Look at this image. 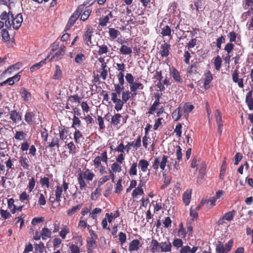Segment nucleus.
Listing matches in <instances>:
<instances>
[{
	"label": "nucleus",
	"mask_w": 253,
	"mask_h": 253,
	"mask_svg": "<svg viewBox=\"0 0 253 253\" xmlns=\"http://www.w3.org/2000/svg\"><path fill=\"white\" fill-rule=\"evenodd\" d=\"M85 56L84 54L80 53L78 54L75 58V61L76 63L78 64H81L83 63V62L85 60Z\"/></svg>",
	"instance_id": "obj_44"
},
{
	"label": "nucleus",
	"mask_w": 253,
	"mask_h": 253,
	"mask_svg": "<svg viewBox=\"0 0 253 253\" xmlns=\"http://www.w3.org/2000/svg\"><path fill=\"white\" fill-rule=\"evenodd\" d=\"M84 179H85L84 178H83L82 175L80 173H79V176L78 178V181L79 184H80V187L81 190H83L84 188H85V187L86 186V184L84 181Z\"/></svg>",
	"instance_id": "obj_43"
},
{
	"label": "nucleus",
	"mask_w": 253,
	"mask_h": 253,
	"mask_svg": "<svg viewBox=\"0 0 253 253\" xmlns=\"http://www.w3.org/2000/svg\"><path fill=\"white\" fill-rule=\"evenodd\" d=\"M59 140L58 137H54L52 138L51 142L49 144V146L50 148H53L54 147H56L57 148H59Z\"/></svg>",
	"instance_id": "obj_48"
},
{
	"label": "nucleus",
	"mask_w": 253,
	"mask_h": 253,
	"mask_svg": "<svg viewBox=\"0 0 253 253\" xmlns=\"http://www.w3.org/2000/svg\"><path fill=\"white\" fill-rule=\"evenodd\" d=\"M19 161L23 169H29V161L26 157H20Z\"/></svg>",
	"instance_id": "obj_26"
},
{
	"label": "nucleus",
	"mask_w": 253,
	"mask_h": 253,
	"mask_svg": "<svg viewBox=\"0 0 253 253\" xmlns=\"http://www.w3.org/2000/svg\"><path fill=\"white\" fill-rule=\"evenodd\" d=\"M170 45L167 43H164L161 45V54L162 56H168L169 54V48Z\"/></svg>",
	"instance_id": "obj_18"
},
{
	"label": "nucleus",
	"mask_w": 253,
	"mask_h": 253,
	"mask_svg": "<svg viewBox=\"0 0 253 253\" xmlns=\"http://www.w3.org/2000/svg\"><path fill=\"white\" fill-rule=\"evenodd\" d=\"M170 75L176 82L181 83L182 82L179 72L174 68L171 70Z\"/></svg>",
	"instance_id": "obj_11"
},
{
	"label": "nucleus",
	"mask_w": 253,
	"mask_h": 253,
	"mask_svg": "<svg viewBox=\"0 0 253 253\" xmlns=\"http://www.w3.org/2000/svg\"><path fill=\"white\" fill-rule=\"evenodd\" d=\"M41 184L42 186H45L46 188H48L49 186V178L46 177L42 178L40 180Z\"/></svg>",
	"instance_id": "obj_56"
},
{
	"label": "nucleus",
	"mask_w": 253,
	"mask_h": 253,
	"mask_svg": "<svg viewBox=\"0 0 253 253\" xmlns=\"http://www.w3.org/2000/svg\"><path fill=\"white\" fill-rule=\"evenodd\" d=\"M173 245L174 247L179 248L183 247V241L180 239H175L173 241Z\"/></svg>",
	"instance_id": "obj_54"
},
{
	"label": "nucleus",
	"mask_w": 253,
	"mask_h": 253,
	"mask_svg": "<svg viewBox=\"0 0 253 253\" xmlns=\"http://www.w3.org/2000/svg\"><path fill=\"white\" fill-rule=\"evenodd\" d=\"M81 8L80 7H78V10H77L76 12H75L69 18L67 25L66 26V28L67 29H70L75 23L76 21L78 19V18L79 17V15H80V13H79L78 10Z\"/></svg>",
	"instance_id": "obj_4"
},
{
	"label": "nucleus",
	"mask_w": 253,
	"mask_h": 253,
	"mask_svg": "<svg viewBox=\"0 0 253 253\" xmlns=\"http://www.w3.org/2000/svg\"><path fill=\"white\" fill-rule=\"evenodd\" d=\"M109 34L111 38L114 40L119 36L120 32L114 28H111L109 29Z\"/></svg>",
	"instance_id": "obj_38"
},
{
	"label": "nucleus",
	"mask_w": 253,
	"mask_h": 253,
	"mask_svg": "<svg viewBox=\"0 0 253 253\" xmlns=\"http://www.w3.org/2000/svg\"><path fill=\"white\" fill-rule=\"evenodd\" d=\"M89 30H88L84 35V39L86 44L88 46L93 45V43L91 42V33Z\"/></svg>",
	"instance_id": "obj_15"
},
{
	"label": "nucleus",
	"mask_w": 253,
	"mask_h": 253,
	"mask_svg": "<svg viewBox=\"0 0 253 253\" xmlns=\"http://www.w3.org/2000/svg\"><path fill=\"white\" fill-rule=\"evenodd\" d=\"M34 248L36 253H42L45 250L44 246L42 243L36 244Z\"/></svg>",
	"instance_id": "obj_37"
},
{
	"label": "nucleus",
	"mask_w": 253,
	"mask_h": 253,
	"mask_svg": "<svg viewBox=\"0 0 253 253\" xmlns=\"http://www.w3.org/2000/svg\"><path fill=\"white\" fill-rule=\"evenodd\" d=\"M179 162V161L177 160H175L174 162H173L172 160L171 162L169 163L168 167H170L171 166V165L173 164V169H171L173 172H176L180 169Z\"/></svg>",
	"instance_id": "obj_31"
},
{
	"label": "nucleus",
	"mask_w": 253,
	"mask_h": 253,
	"mask_svg": "<svg viewBox=\"0 0 253 253\" xmlns=\"http://www.w3.org/2000/svg\"><path fill=\"white\" fill-rule=\"evenodd\" d=\"M235 214V211H232L225 213L223 216V219L227 221H231L233 219Z\"/></svg>",
	"instance_id": "obj_51"
},
{
	"label": "nucleus",
	"mask_w": 253,
	"mask_h": 253,
	"mask_svg": "<svg viewBox=\"0 0 253 253\" xmlns=\"http://www.w3.org/2000/svg\"><path fill=\"white\" fill-rule=\"evenodd\" d=\"M0 17L1 20L5 21V26L9 28L12 26L13 28L18 30L23 22V17L21 13H18L14 16L12 13L9 11L8 12L3 11Z\"/></svg>",
	"instance_id": "obj_1"
},
{
	"label": "nucleus",
	"mask_w": 253,
	"mask_h": 253,
	"mask_svg": "<svg viewBox=\"0 0 253 253\" xmlns=\"http://www.w3.org/2000/svg\"><path fill=\"white\" fill-rule=\"evenodd\" d=\"M35 185H36V179L34 177H32L29 180V182L28 185V187L27 188L29 193L33 191V190L35 188Z\"/></svg>",
	"instance_id": "obj_42"
},
{
	"label": "nucleus",
	"mask_w": 253,
	"mask_h": 253,
	"mask_svg": "<svg viewBox=\"0 0 253 253\" xmlns=\"http://www.w3.org/2000/svg\"><path fill=\"white\" fill-rule=\"evenodd\" d=\"M70 232V229L66 225H63L61 231L59 232V235L62 239L66 238V235Z\"/></svg>",
	"instance_id": "obj_32"
},
{
	"label": "nucleus",
	"mask_w": 253,
	"mask_h": 253,
	"mask_svg": "<svg viewBox=\"0 0 253 253\" xmlns=\"http://www.w3.org/2000/svg\"><path fill=\"white\" fill-rule=\"evenodd\" d=\"M253 90H250L247 94L246 97V102L248 105L249 109L251 110H253V98L252 97Z\"/></svg>",
	"instance_id": "obj_10"
},
{
	"label": "nucleus",
	"mask_w": 253,
	"mask_h": 253,
	"mask_svg": "<svg viewBox=\"0 0 253 253\" xmlns=\"http://www.w3.org/2000/svg\"><path fill=\"white\" fill-rule=\"evenodd\" d=\"M102 189L100 188V186H98L95 190L92 193L91 195V199L92 200H96L99 196L101 194Z\"/></svg>",
	"instance_id": "obj_36"
},
{
	"label": "nucleus",
	"mask_w": 253,
	"mask_h": 253,
	"mask_svg": "<svg viewBox=\"0 0 253 253\" xmlns=\"http://www.w3.org/2000/svg\"><path fill=\"white\" fill-rule=\"evenodd\" d=\"M114 103H115V109L118 112L122 109L124 102L122 100L119 99L117 102H115Z\"/></svg>",
	"instance_id": "obj_57"
},
{
	"label": "nucleus",
	"mask_w": 253,
	"mask_h": 253,
	"mask_svg": "<svg viewBox=\"0 0 253 253\" xmlns=\"http://www.w3.org/2000/svg\"><path fill=\"white\" fill-rule=\"evenodd\" d=\"M140 248V242L137 239L132 240L129 244L128 250L130 252L137 251Z\"/></svg>",
	"instance_id": "obj_8"
},
{
	"label": "nucleus",
	"mask_w": 253,
	"mask_h": 253,
	"mask_svg": "<svg viewBox=\"0 0 253 253\" xmlns=\"http://www.w3.org/2000/svg\"><path fill=\"white\" fill-rule=\"evenodd\" d=\"M20 94L21 97L25 101H28L31 98V94L25 88L22 87L20 89Z\"/></svg>",
	"instance_id": "obj_13"
},
{
	"label": "nucleus",
	"mask_w": 253,
	"mask_h": 253,
	"mask_svg": "<svg viewBox=\"0 0 253 253\" xmlns=\"http://www.w3.org/2000/svg\"><path fill=\"white\" fill-rule=\"evenodd\" d=\"M221 59L219 56H217L215 58V59H214V65L215 66V68L217 70H219V69L220 68V67H221Z\"/></svg>",
	"instance_id": "obj_52"
},
{
	"label": "nucleus",
	"mask_w": 253,
	"mask_h": 253,
	"mask_svg": "<svg viewBox=\"0 0 253 253\" xmlns=\"http://www.w3.org/2000/svg\"><path fill=\"white\" fill-rule=\"evenodd\" d=\"M82 137H83V135L81 132L78 129H75V131L74 134V138L75 142L77 143H79L80 142V139Z\"/></svg>",
	"instance_id": "obj_47"
},
{
	"label": "nucleus",
	"mask_w": 253,
	"mask_h": 253,
	"mask_svg": "<svg viewBox=\"0 0 253 253\" xmlns=\"http://www.w3.org/2000/svg\"><path fill=\"white\" fill-rule=\"evenodd\" d=\"M143 88V85L140 83H133L130 85V89L131 92L133 93L134 95H136V91L138 89H142Z\"/></svg>",
	"instance_id": "obj_12"
},
{
	"label": "nucleus",
	"mask_w": 253,
	"mask_h": 253,
	"mask_svg": "<svg viewBox=\"0 0 253 253\" xmlns=\"http://www.w3.org/2000/svg\"><path fill=\"white\" fill-rule=\"evenodd\" d=\"M81 124V121L79 118L75 115H74L72 127L74 128L75 129H77V128L80 126Z\"/></svg>",
	"instance_id": "obj_34"
},
{
	"label": "nucleus",
	"mask_w": 253,
	"mask_h": 253,
	"mask_svg": "<svg viewBox=\"0 0 253 253\" xmlns=\"http://www.w3.org/2000/svg\"><path fill=\"white\" fill-rule=\"evenodd\" d=\"M199 247L193 246L192 248L186 245L181 248L180 253H195L198 250Z\"/></svg>",
	"instance_id": "obj_7"
},
{
	"label": "nucleus",
	"mask_w": 253,
	"mask_h": 253,
	"mask_svg": "<svg viewBox=\"0 0 253 253\" xmlns=\"http://www.w3.org/2000/svg\"><path fill=\"white\" fill-rule=\"evenodd\" d=\"M150 248L152 253L160 252L171 253L172 245L169 240L160 243L155 239H152L151 242Z\"/></svg>",
	"instance_id": "obj_2"
},
{
	"label": "nucleus",
	"mask_w": 253,
	"mask_h": 253,
	"mask_svg": "<svg viewBox=\"0 0 253 253\" xmlns=\"http://www.w3.org/2000/svg\"><path fill=\"white\" fill-rule=\"evenodd\" d=\"M67 147L70 154H75L76 153V147L73 142L69 143L67 144Z\"/></svg>",
	"instance_id": "obj_63"
},
{
	"label": "nucleus",
	"mask_w": 253,
	"mask_h": 253,
	"mask_svg": "<svg viewBox=\"0 0 253 253\" xmlns=\"http://www.w3.org/2000/svg\"><path fill=\"white\" fill-rule=\"evenodd\" d=\"M138 167L143 172H146L149 166L148 162L144 159H141L138 162Z\"/></svg>",
	"instance_id": "obj_14"
},
{
	"label": "nucleus",
	"mask_w": 253,
	"mask_h": 253,
	"mask_svg": "<svg viewBox=\"0 0 253 253\" xmlns=\"http://www.w3.org/2000/svg\"><path fill=\"white\" fill-rule=\"evenodd\" d=\"M168 162V158L166 156L164 155L162 157V160L160 162V168L162 170H164Z\"/></svg>",
	"instance_id": "obj_55"
},
{
	"label": "nucleus",
	"mask_w": 253,
	"mask_h": 253,
	"mask_svg": "<svg viewBox=\"0 0 253 253\" xmlns=\"http://www.w3.org/2000/svg\"><path fill=\"white\" fill-rule=\"evenodd\" d=\"M62 76V72L58 65L55 66V69L52 79L54 80H60Z\"/></svg>",
	"instance_id": "obj_21"
},
{
	"label": "nucleus",
	"mask_w": 253,
	"mask_h": 253,
	"mask_svg": "<svg viewBox=\"0 0 253 253\" xmlns=\"http://www.w3.org/2000/svg\"><path fill=\"white\" fill-rule=\"evenodd\" d=\"M68 131L67 129L63 128L60 130V138L61 140H64L66 139L68 136Z\"/></svg>",
	"instance_id": "obj_59"
},
{
	"label": "nucleus",
	"mask_w": 253,
	"mask_h": 253,
	"mask_svg": "<svg viewBox=\"0 0 253 253\" xmlns=\"http://www.w3.org/2000/svg\"><path fill=\"white\" fill-rule=\"evenodd\" d=\"M215 117L216 122L217 124H222V116L219 110H216L215 112Z\"/></svg>",
	"instance_id": "obj_58"
},
{
	"label": "nucleus",
	"mask_w": 253,
	"mask_h": 253,
	"mask_svg": "<svg viewBox=\"0 0 253 253\" xmlns=\"http://www.w3.org/2000/svg\"><path fill=\"white\" fill-rule=\"evenodd\" d=\"M205 77L204 79V86L205 88L207 89L208 88V86L211 82V81L212 80L213 78L212 75L210 71H208L206 73H205Z\"/></svg>",
	"instance_id": "obj_16"
},
{
	"label": "nucleus",
	"mask_w": 253,
	"mask_h": 253,
	"mask_svg": "<svg viewBox=\"0 0 253 253\" xmlns=\"http://www.w3.org/2000/svg\"><path fill=\"white\" fill-rule=\"evenodd\" d=\"M232 79L234 82L237 83L239 87H244V83L243 79L238 78V72L237 69H235L232 74Z\"/></svg>",
	"instance_id": "obj_6"
},
{
	"label": "nucleus",
	"mask_w": 253,
	"mask_h": 253,
	"mask_svg": "<svg viewBox=\"0 0 253 253\" xmlns=\"http://www.w3.org/2000/svg\"><path fill=\"white\" fill-rule=\"evenodd\" d=\"M51 232L48 228L44 227L42 230V240H46L51 237Z\"/></svg>",
	"instance_id": "obj_24"
},
{
	"label": "nucleus",
	"mask_w": 253,
	"mask_h": 253,
	"mask_svg": "<svg viewBox=\"0 0 253 253\" xmlns=\"http://www.w3.org/2000/svg\"><path fill=\"white\" fill-rule=\"evenodd\" d=\"M111 170L113 172H121L122 171V166L117 162L114 163L111 166Z\"/></svg>",
	"instance_id": "obj_46"
},
{
	"label": "nucleus",
	"mask_w": 253,
	"mask_h": 253,
	"mask_svg": "<svg viewBox=\"0 0 253 253\" xmlns=\"http://www.w3.org/2000/svg\"><path fill=\"white\" fill-rule=\"evenodd\" d=\"M122 116L120 114H116L114 115L111 119V124L113 126H117L120 124Z\"/></svg>",
	"instance_id": "obj_28"
},
{
	"label": "nucleus",
	"mask_w": 253,
	"mask_h": 253,
	"mask_svg": "<svg viewBox=\"0 0 253 253\" xmlns=\"http://www.w3.org/2000/svg\"><path fill=\"white\" fill-rule=\"evenodd\" d=\"M63 192V188L61 185H57L55 191V199L58 202L61 201L62 193Z\"/></svg>",
	"instance_id": "obj_23"
},
{
	"label": "nucleus",
	"mask_w": 253,
	"mask_h": 253,
	"mask_svg": "<svg viewBox=\"0 0 253 253\" xmlns=\"http://www.w3.org/2000/svg\"><path fill=\"white\" fill-rule=\"evenodd\" d=\"M105 215L107 217L108 221L110 223L113 219L119 217L120 213L118 211H116L114 213H111L110 214L107 213Z\"/></svg>",
	"instance_id": "obj_29"
},
{
	"label": "nucleus",
	"mask_w": 253,
	"mask_h": 253,
	"mask_svg": "<svg viewBox=\"0 0 253 253\" xmlns=\"http://www.w3.org/2000/svg\"><path fill=\"white\" fill-rule=\"evenodd\" d=\"M197 69H198V66H197V63H194L192 64L190 68L188 70V72L190 74H196L197 73Z\"/></svg>",
	"instance_id": "obj_53"
},
{
	"label": "nucleus",
	"mask_w": 253,
	"mask_h": 253,
	"mask_svg": "<svg viewBox=\"0 0 253 253\" xmlns=\"http://www.w3.org/2000/svg\"><path fill=\"white\" fill-rule=\"evenodd\" d=\"M226 165V160L225 159L222 162V165L221 167V169H220V178L221 179H223L224 178L225 171V169H226V166H225Z\"/></svg>",
	"instance_id": "obj_49"
},
{
	"label": "nucleus",
	"mask_w": 253,
	"mask_h": 253,
	"mask_svg": "<svg viewBox=\"0 0 253 253\" xmlns=\"http://www.w3.org/2000/svg\"><path fill=\"white\" fill-rule=\"evenodd\" d=\"M109 20L108 15H106L104 17L99 19V24L102 26H105L107 25Z\"/></svg>",
	"instance_id": "obj_60"
},
{
	"label": "nucleus",
	"mask_w": 253,
	"mask_h": 253,
	"mask_svg": "<svg viewBox=\"0 0 253 253\" xmlns=\"http://www.w3.org/2000/svg\"><path fill=\"white\" fill-rule=\"evenodd\" d=\"M82 207V204H79L76 206L73 207L71 209L67 211V214L69 216L72 215L74 213L80 210Z\"/></svg>",
	"instance_id": "obj_39"
},
{
	"label": "nucleus",
	"mask_w": 253,
	"mask_h": 253,
	"mask_svg": "<svg viewBox=\"0 0 253 253\" xmlns=\"http://www.w3.org/2000/svg\"><path fill=\"white\" fill-rule=\"evenodd\" d=\"M10 119L14 123H18L21 121V115L15 110L11 111L9 113Z\"/></svg>",
	"instance_id": "obj_9"
},
{
	"label": "nucleus",
	"mask_w": 253,
	"mask_h": 253,
	"mask_svg": "<svg viewBox=\"0 0 253 253\" xmlns=\"http://www.w3.org/2000/svg\"><path fill=\"white\" fill-rule=\"evenodd\" d=\"M7 206L8 208L11 211L13 214L16 212V206L14 205V200L13 198H10L8 200Z\"/></svg>",
	"instance_id": "obj_27"
},
{
	"label": "nucleus",
	"mask_w": 253,
	"mask_h": 253,
	"mask_svg": "<svg viewBox=\"0 0 253 253\" xmlns=\"http://www.w3.org/2000/svg\"><path fill=\"white\" fill-rule=\"evenodd\" d=\"M80 174L82 175L83 178L87 181H91L94 176V174L93 172L89 169H87L84 172H81Z\"/></svg>",
	"instance_id": "obj_17"
},
{
	"label": "nucleus",
	"mask_w": 253,
	"mask_h": 253,
	"mask_svg": "<svg viewBox=\"0 0 253 253\" xmlns=\"http://www.w3.org/2000/svg\"><path fill=\"white\" fill-rule=\"evenodd\" d=\"M20 77L21 75H20V73H18L12 77L7 79L6 81L3 83L4 84L5 83H6L10 85H13L15 82H17L20 80Z\"/></svg>",
	"instance_id": "obj_20"
},
{
	"label": "nucleus",
	"mask_w": 253,
	"mask_h": 253,
	"mask_svg": "<svg viewBox=\"0 0 253 253\" xmlns=\"http://www.w3.org/2000/svg\"><path fill=\"white\" fill-rule=\"evenodd\" d=\"M137 163H133L129 169V174L130 175H136L137 171Z\"/></svg>",
	"instance_id": "obj_35"
},
{
	"label": "nucleus",
	"mask_w": 253,
	"mask_h": 253,
	"mask_svg": "<svg viewBox=\"0 0 253 253\" xmlns=\"http://www.w3.org/2000/svg\"><path fill=\"white\" fill-rule=\"evenodd\" d=\"M98 47V53L99 55H101L106 54L109 50L108 46L105 44L102 45H97Z\"/></svg>",
	"instance_id": "obj_25"
},
{
	"label": "nucleus",
	"mask_w": 253,
	"mask_h": 253,
	"mask_svg": "<svg viewBox=\"0 0 253 253\" xmlns=\"http://www.w3.org/2000/svg\"><path fill=\"white\" fill-rule=\"evenodd\" d=\"M27 137V133L23 131H16L14 135V138L17 140H24Z\"/></svg>",
	"instance_id": "obj_22"
},
{
	"label": "nucleus",
	"mask_w": 253,
	"mask_h": 253,
	"mask_svg": "<svg viewBox=\"0 0 253 253\" xmlns=\"http://www.w3.org/2000/svg\"><path fill=\"white\" fill-rule=\"evenodd\" d=\"M143 193L144 192L142 188L137 187L133 190L132 193V196L133 198H136L138 195H142Z\"/></svg>",
	"instance_id": "obj_45"
},
{
	"label": "nucleus",
	"mask_w": 253,
	"mask_h": 253,
	"mask_svg": "<svg viewBox=\"0 0 253 253\" xmlns=\"http://www.w3.org/2000/svg\"><path fill=\"white\" fill-rule=\"evenodd\" d=\"M46 59L42 60L41 62L36 63L33 65L31 68L30 70L31 72H34V71L40 69L42 67L43 65L46 63Z\"/></svg>",
	"instance_id": "obj_30"
},
{
	"label": "nucleus",
	"mask_w": 253,
	"mask_h": 253,
	"mask_svg": "<svg viewBox=\"0 0 253 253\" xmlns=\"http://www.w3.org/2000/svg\"><path fill=\"white\" fill-rule=\"evenodd\" d=\"M120 52L124 55H128L132 53L131 47L123 44L120 48Z\"/></svg>",
	"instance_id": "obj_19"
},
{
	"label": "nucleus",
	"mask_w": 253,
	"mask_h": 253,
	"mask_svg": "<svg viewBox=\"0 0 253 253\" xmlns=\"http://www.w3.org/2000/svg\"><path fill=\"white\" fill-rule=\"evenodd\" d=\"M171 33V31L170 28L169 26L166 25L162 29L161 34L163 36H170Z\"/></svg>",
	"instance_id": "obj_41"
},
{
	"label": "nucleus",
	"mask_w": 253,
	"mask_h": 253,
	"mask_svg": "<svg viewBox=\"0 0 253 253\" xmlns=\"http://www.w3.org/2000/svg\"><path fill=\"white\" fill-rule=\"evenodd\" d=\"M0 213L1 217L4 219L9 218L11 216V214L7 211L1 209L0 210Z\"/></svg>",
	"instance_id": "obj_64"
},
{
	"label": "nucleus",
	"mask_w": 253,
	"mask_h": 253,
	"mask_svg": "<svg viewBox=\"0 0 253 253\" xmlns=\"http://www.w3.org/2000/svg\"><path fill=\"white\" fill-rule=\"evenodd\" d=\"M191 197V192L186 191L184 193L183 195V200L184 204L187 206L190 203V199Z\"/></svg>",
	"instance_id": "obj_33"
},
{
	"label": "nucleus",
	"mask_w": 253,
	"mask_h": 253,
	"mask_svg": "<svg viewBox=\"0 0 253 253\" xmlns=\"http://www.w3.org/2000/svg\"><path fill=\"white\" fill-rule=\"evenodd\" d=\"M19 199L21 201L24 202L25 200L29 202L30 199V196L26 193V191L23 192L19 196Z\"/></svg>",
	"instance_id": "obj_61"
},
{
	"label": "nucleus",
	"mask_w": 253,
	"mask_h": 253,
	"mask_svg": "<svg viewBox=\"0 0 253 253\" xmlns=\"http://www.w3.org/2000/svg\"><path fill=\"white\" fill-rule=\"evenodd\" d=\"M119 239L121 245L122 246L126 241V236L123 232H120L119 234Z\"/></svg>",
	"instance_id": "obj_62"
},
{
	"label": "nucleus",
	"mask_w": 253,
	"mask_h": 253,
	"mask_svg": "<svg viewBox=\"0 0 253 253\" xmlns=\"http://www.w3.org/2000/svg\"><path fill=\"white\" fill-rule=\"evenodd\" d=\"M172 119L175 121H177L181 117V114L180 113L179 108L176 109L172 113Z\"/></svg>",
	"instance_id": "obj_50"
},
{
	"label": "nucleus",
	"mask_w": 253,
	"mask_h": 253,
	"mask_svg": "<svg viewBox=\"0 0 253 253\" xmlns=\"http://www.w3.org/2000/svg\"><path fill=\"white\" fill-rule=\"evenodd\" d=\"M35 116L34 112L28 111L24 116V120L28 125H31L34 122Z\"/></svg>",
	"instance_id": "obj_5"
},
{
	"label": "nucleus",
	"mask_w": 253,
	"mask_h": 253,
	"mask_svg": "<svg viewBox=\"0 0 253 253\" xmlns=\"http://www.w3.org/2000/svg\"><path fill=\"white\" fill-rule=\"evenodd\" d=\"M21 67V64L18 63L12 66H10L6 71V73H11L12 71H16Z\"/></svg>",
	"instance_id": "obj_40"
},
{
	"label": "nucleus",
	"mask_w": 253,
	"mask_h": 253,
	"mask_svg": "<svg viewBox=\"0 0 253 253\" xmlns=\"http://www.w3.org/2000/svg\"><path fill=\"white\" fill-rule=\"evenodd\" d=\"M233 244L232 240H230L224 246L221 242H218L216 245V253H228L230 251Z\"/></svg>",
	"instance_id": "obj_3"
}]
</instances>
